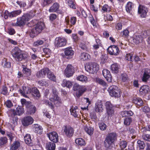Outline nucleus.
Instances as JSON below:
<instances>
[{
  "label": "nucleus",
  "mask_w": 150,
  "mask_h": 150,
  "mask_svg": "<svg viewBox=\"0 0 150 150\" xmlns=\"http://www.w3.org/2000/svg\"><path fill=\"white\" fill-rule=\"evenodd\" d=\"M45 28L44 23L42 22L37 23L31 29L30 33V35L33 38L40 33Z\"/></svg>",
  "instance_id": "obj_1"
},
{
  "label": "nucleus",
  "mask_w": 150,
  "mask_h": 150,
  "mask_svg": "<svg viewBox=\"0 0 150 150\" xmlns=\"http://www.w3.org/2000/svg\"><path fill=\"white\" fill-rule=\"evenodd\" d=\"M117 135L115 133L109 134L106 137L104 142L105 146L108 149H111L114 142L117 140Z\"/></svg>",
  "instance_id": "obj_2"
},
{
  "label": "nucleus",
  "mask_w": 150,
  "mask_h": 150,
  "mask_svg": "<svg viewBox=\"0 0 150 150\" xmlns=\"http://www.w3.org/2000/svg\"><path fill=\"white\" fill-rule=\"evenodd\" d=\"M11 54L14 59L17 61H22L26 57L25 54H23L22 51L17 47L12 50Z\"/></svg>",
  "instance_id": "obj_3"
},
{
  "label": "nucleus",
  "mask_w": 150,
  "mask_h": 150,
  "mask_svg": "<svg viewBox=\"0 0 150 150\" xmlns=\"http://www.w3.org/2000/svg\"><path fill=\"white\" fill-rule=\"evenodd\" d=\"M53 94L50 95L49 98L51 101L54 103L56 106H59L61 103L60 98L58 96L57 92L56 89L54 87L52 88Z\"/></svg>",
  "instance_id": "obj_4"
},
{
  "label": "nucleus",
  "mask_w": 150,
  "mask_h": 150,
  "mask_svg": "<svg viewBox=\"0 0 150 150\" xmlns=\"http://www.w3.org/2000/svg\"><path fill=\"white\" fill-rule=\"evenodd\" d=\"M86 70L90 73L96 72L99 69V65L96 63H90L85 66Z\"/></svg>",
  "instance_id": "obj_5"
},
{
  "label": "nucleus",
  "mask_w": 150,
  "mask_h": 150,
  "mask_svg": "<svg viewBox=\"0 0 150 150\" xmlns=\"http://www.w3.org/2000/svg\"><path fill=\"white\" fill-rule=\"evenodd\" d=\"M21 12L22 11L20 10L14 11L11 12H9L8 11L6 10L3 13V14H1V16L2 17L4 16L5 19H7L8 17L10 18L15 17L19 15Z\"/></svg>",
  "instance_id": "obj_6"
},
{
  "label": "nucleus",
  "mask_w": 150,
  "mask_h": 150,
  "mask_svg": "<svg viewBox=\"0 0 150 150\" xmlns=\"http://www.w3.org/2000/svg\"><path fill=\"white\" fill-rule=\"evenodd\" d=\"M109 92L112 97H118L120 96V90L116 86L112 85L109 88Z\"/></svg>",
  "instance_id": "obj_7"
},
{
  "label": "nucleus",
  "mask_w": 150,
  "mask_h": 150,
  "mask_svg": "<svg viewBox=\"0 0 150 150\" xmlns=\"http://www.w3.org/2000/svg\"><path fill=\"white\" fill-rule=\"evenodd\" d=\"M24 112V109L22 106H18L16 110L11 109L9 111L8 115L12 117H13L15 115H21Z\"/></svg>",
  "instance_id": "obj_8"
},
{
  "label": "nucleus",
  "mask_w": 150,
  "mask_h": 150,
  "mask_svg": "<svg viewBox=\"0 0 150 150\" xmlns=\"http://www.w3.org/2000/svg\"><path fill=\"white\" fill-rule=\"evenodd\" d=\"M73 90L74 91H78L76 94V96L78 97H79L86 91V88L85 86H80L77 83H75L74 85Z\"/></svg>",
  "instance_id": "obj_9"
},
{
  "label": "nucleus",
  "mask_w": 150,
  "mask_h": 150,
  "mask_svg": "<svg viewBox=\"0 0 150 150\" xmlns=\"http://www.w3.org/2000/svg\"><path fill=\"white\" fill-rule=\"evenodd\" d=\"M67 42V40L64 38L58 37L55 38L54 44L56 47H60L65 46Z\"/></svg>",
  "instance_id": "obj_10"
},
{
  "label": "nucleus",
  "mask_w": 150,
  "mask_h": 150,
  "mask_svg": "<svg viewBox=\"0 0 150 150\" xmlns=\"http://www.w3.org/2000/svg\"><path fill=\"white\" fill-rule=\"evenodd\" d=\"M74 73V69L72 65L68 64L65 69L64 74L67 77L72 76Z\"/></svg>",
  "instance_id": "obj_11"
},
{
  "label": "nucleus",
  "mask_w": 150,
  "mask_h": 150,
  "mask_svg": "<svg viewBox=\"0 0 150 150\" xmlns=\"http://www.w3.org/2000/svg\"><path fill=\"white\" fill-rule=\"evenodd\" d=\"M63 130L65 135L70 137L72 136L74 132L73 129L70 126H65L63 128Z\"/></svg>",
  "instance_id": "obj_12"
},
{
  "label": "nucleus",
  "mask_w": 150,
  "mask_h": 150,
  "mask_svg": "<svg viewBox=\"0 0 150 150\" xmlns=\"http://www.w3.org/2000/svg\"><path fill=\"white\" fill-rule=\"evenodd\" d=\"M107 50L109 53L112 55H117L120 52L118 47L115 45L109 47L108 48Z\"/></svg>",
  "instance_id": "obj_13"
},
{
  "label": "nucleus",
  "mask_w": 150,
  "mask_h": 150,
  "mask_svg": "<svg viewBox=\"0 0 150 150\" xmlns=\"http://www.w3.org/2000/svg\"><path fill=\"white\" fill-rule=\"evenodd\" d=\"M148 11V9L145 6L142 5H139L138 8V12L141 14V16L142 17H145Z\"/></svg>",
  "instance_id": "obj_14"
},
{
  "label": "nucleus",
  "mask_w": 150,
  "mask_h": 150,
  "mask_svg": "<svg viewBox=\"0 0 150 150\" xmlns=\"http://www.w3.org/2000/svg\"><path fill=\"white\" fill-rule=\"evenodd\" d=\"M33 122V119L30 116L25 117L22 120V125L25 126L32 124Z\"/></svg>",
  "instance_id": "obj_15"
},
{
  "label": "nucleus",
  "mask_w": 150,
  "mask_h": 150,
  "mask_svg": "<svg viewBox=\"0 0 150 150\" xmlns=\"http://www.w3.org/2000/svg\"><path fill=\"white\" fill-rule=\"evenodd\" d=\"M49 139L54 142L56 143L58 141V135L57 133L55 132H52L47 134Z\"/></svg>",
  "instance_id": "obj_16"
},
{
  "label": "nucleus",
  "mask_w": 150,
  "mask_h": 150,
  "mask_svg": "<svg viewBox=\"0 0 150 150\" xmlns=\"http://www.w3.org/2000/svg\"><path fill=\"white\" fill-rule=\"evenodd\" d=\"M49 71V69L48 68H43L37 72L36 76L39 78H44Z\"/></svg>",
  "instance_id": "obj_17"
},
{
  "label": "nucleus",
  "mask_w": 150,
  "mask_h": 150,
  "mask_svg": "<svg viewBox=\"0 0 150 150\" xmlns=\"http://www.w3.org/2000/svg\"><path fill=\"white\" fill-rule=\"evenodd\" d=\"M65 21L66 24L68 25L69 27L71 28L73 25H74L76 24V17L72 16L71 17L69 20V18H66Z\"/></svg>",
  "instance_id": "obj_18"
},
{
  "label": "nucleus",
  "mask_w": 150,
  "mask_h": 150,
  "mask_svg": "<svg viewBox=\"0 0 150 150\" xmlns=\"http://www.w3.org/2000/svg\"><path fill=\"white\" fill-rule=\"evenodd\" d=\"M103 109L102 102L101 100H98L96 103L95 109L96 112H102Z\"/></svg>",
  "instance_id": "obj_19"
},
{
  "label": "nucleus",
  "mask_w": 150,
  "mask_h": 150,
  "mask_svg": "<svg viewBox=\"0 0 150 150\" xmlns=\"http://www.w3.org/2000/svg\"><path fill=\"white\" fill-rule=\"evenodd\" d=\"M31 91V89L28 87H26L23 86L22 89L19 90L20 93L23 96L27 97L26 94L30 93Z\"/></svg>",
  "instance_id": "obj_20"
},
{
  "label": "nucleus",
  "mask_w": 150,
  "mask_h": 150,
  "mask_svg": "<svg viewBox=\"0 0 150 150\" xmlns=\"http://www.w3.org/2000/svg\"><path fill=\"white\" fill-rule=\"evenodd\" d=\"M146 37V35H144L142 36L141 35L139 34H136L134 36L133 39V42L136 44H138L142 41L143 39Z\"/></svg>",
  "instance_id": "obj_21"
},
{
  "label": "nucleus",
  "mask_w": 150,
  "mask_h": 150,
  "mask_svg": "<svg viewBox=\"0 0 150 150\" xmlns=\"http://www.w3.org/2000/svg\"><path fill=\"white\" fill-rule=\"evenodd\" d=\"M35 11H34L33 13L32 14H31V12H30L29 14L26 13L24 14L22 17L23 20L26 23L35 15Z\"/></svg>",
  "instance_id": "obj_22"
},
{
  "label": "nucleus",
  "mask_w": 150,
  "mask_h": 150,
  "mask_svg": "<svg viewBox=\"0 0 150 150\" xmlns=\"http://www.w3.org/2000/svg\"><path fill=\"white\" fill-rule=\"evenodd\" d=\"M103 74L106 80L109 82H111L112 81V77L110 71L106 69L103 70Z\"/></svg>",
  "instance_id": "obj_23"
},
{
  "label": "nucleus",
  "mask_w": 150,
  "mask_h": 150,
  "mask_svg": "<svg viewBox=\"0 0 150 150\" xmlns=\"http://www.w3.org/2000/svg\"><path fill=\"white\" fill-rule=\"evenodd\" d=\"M28 106L26 107V114L27 115H32L34 114L36 111V108L31 103Z\"/></svg>",
  "instance_id": "obj_24"
},
{
  "label": "nucleus",
  "mask_w": 150,
  "mask_h": 150,
  "mask_svg": "<svg viewBox=\"0 0 150 150\" xmlns=\"http://www.w3.org/2000/svg\"><path fill=\"white\" fill-rule=\"evenodd\" d=\"M33 126L34 131L36 133L39 134H42L43 130L42 126L38 124L33 125Z\"/></svg>",
  "instance_id": "obj_25"
},
{
  "label": "nucleus",
  "mask_w": 150,
  "mask_h": 150,
  "mask_svg": "<svg viewBox=\"0 0 150 150\" xmlns=\"http://www.w3.org/2000/svg\"><path fill=\"white\" fill-rule=\"evenodd\" d=\"M150 70L146 69L143 74L142 77V81L143 82H146L150 77Z\"/></svg>",
  "instance_id": "obj_26"
},
{
  "label": "nucleus",
  "mask_w": 150,
  "mask_h": 150,
  "mask_svg": "<svg viewBox=\"0 0 150 150\" xmlns=\"http://www.w3.org/2000/svg\"><path fill=\"white\" fill-rule=\"evenodd\" d=\"M64 52L65 56L70 57L72 56L74 54V51L72 50L71 47L66 48L65 49Z\"/></svg>",
  "instance_id": "obj_27"
},
{
  "label": "nucleus",
  "mask_w": 150,
  "mask_h": 150,
  "mask_svg": "<svg viewBox=\"0 0 150 150\" xmlns=\"http://www.w3.org/2000/svg\"><path fill=\"white\" fill-rule=\"evenodd\" d=\"M132 102L137 106H140L143 104V101L142 99L139 98L134 97Z\"/></svg>",
  "instance_id": "obj_28"
},
{
  "label": "nucleus",
  "mask_w": 150,
  "mask_h": 150,
  "mask_svg": "<svg viewBox=\"0 0 150 150\" xmlns=\"http://www.w3.org/2000/svg\"><path fill=\"white\" fill-rule=\"evenodd\" d=\"M25 143L28 145L32 146L33 144L31 139L30 135L29 134H27L24 137Z\"/></svg>",
  "instance_id": "obj_29"
},
{
  "label": "nucleus",
  "mask_w": 150,
  "mask_h": 150,
  "mask_svg": "<svg viewBox=\"0 0 150 150\" xmlns=\"http://www.w3.org/2000/svg\"><path fill=\"white\" fill-rule=\"evenodd\" d=\"M149 86L146 85L142 86L139 90L140 92L142 94L147 93L149 92Z\"/></svg>",
  "instance_id": "obj_30"
},
{
  "label": "nucleus",
  "mask_w": 150,
  "mask_h": 150,
  "mask_svg": "<svg viewBox=\"0 0 150 150\" xmlns=\"http://www.w3.org/2000/svg\"><path fill=\"white\" fill-rule=\"evenodd\" d=\"M59 7V6L58 3H54L50 7L49 11L50 12H55L58 10Z\"/></svg>",
  "instance_id": "obj_31"
},
{
  "label": "nucleus",
  "mask_w": 150,
  "mask_h": 150,
  "mask_svg": "<svg viewBox=\"0 0 150 150\" xmlns=\"http://www.w3.org/2000/svg\"><path fill=\"white\" fill-rule=\"evenodd\" d=\"M25 24V22L23 20L22 17H21L18 18L17 22L14 23L13 25L15 26H21L24 25Z\"/></svg>",
  "instance_id": "obj_32"
},
{
  "label": "nucleus",
  "mask_w": 150,
  "mask_h": 150,
  "mask_svg": "<svg viewBox=\"0 0 150 150\" xmlns=\"http://www.w3.org/2000/svg\"><path fill=\"white\" fill-rule=\"evenodd\" d=\"M119 65L116 63L112 64L110 68L112 72L116 74L118 73L119 71Z\"/></svg>",
  "instance_id": "obj_33"
},
{
  "label": "nucleus",
  "mask_w": 150,
  "mask_h": 150,
  "mask_svg": "<svg viewBox=\"0 0 150 150\" xmlns=\"http://www.w3.org/2000/svg\"><path fill=\"white\" fill-rule=\"evenodd\" d=\"M30 93L35 97L39 98L40 96L39 91L36 88H33L32 89H31Z\"/></svg>",
  "instance_id": "obj_34"
},
{
  "label": "nucleus",
  "mask_w": 150,
  "mask_h": 150,
  "mask_svg": "<svg viewBox=\"0 0 150 150\" xmlns=\"http://www.w3.org/2000/svg\"><path fill=\"white\" fill-rule=\"evenodd\" d=\"M134 7V4L132 2H128L126 4L125 8L127 12L129 13H130L132 11V8Z\"/></svg>",
  "instance_id": "obj_35"
},
{
  "label": "nucleus",
  "mask_w": 150,
  "mask_h": 150,
  "mask_svg": "<svg viewBox=\"0 0 150 150\" xmlns=\"http://www.w3.org/2000/svg\"><path fill=\"white\" fill-rule=\"evenodd\" d=\"M20 146V143L18 141H15L12 144L10 147L11 150H16Z\"/></svg>",
  "instance_id": "obj_36"
},
{
  "label": "nucleus",
  "mask_w": 150,
  "mask_h": 150,
  "mask_svg": "<svg viewBox=\"0 0 150 150\" xmlns=\"http://www.w3.org/2000/svg\"><path fill=\"white\" fill-rule=\"evenodd\" d=\"M62 85L63 87H66L69 88L72 87V83L70 81L64 79L62 83Z\"/></svg>",
  "instance_id": "obj_37"
},
{
  "label": "nucleus",
  "mask_w": 150,
  "mask_h": 150,
  "mask_svg": "<svg viewBox=\"0 0 150 150\" xmlns=\"http://www.w3.org/2000/svg\"><path fill=\"white\" fill-rule=\"evenodd\" d=\"M46 147L48 150H54L55 148V144L54 143L48 142L46 144Z\"/></svg>",
  "instance_id": "obj_38"
},
{
  "label": "nucleus",
  "mask_w": 150,
  "mask_h": 150,
  "mask_svg": "<svg viewBox=\"0 0 150 150\" xmlns=\"http://www.w3.org/2000/svg\"><path fill=\"white\" fill-rule=\"evenodd\" d=\"M83 128L85 131L89 135H91L93 134V129L92 127H88L86 125L84 126Z\"/></svg>",
  "instance_id": "obj_39"
},
{
  "label": "nucleus",
  "mask_w": 150,
  "mask_h": 150,
  "mask_svg": "<svg viewBox=\"0 0 150 150\" xmlns=\"http://www.w3.org/2000/svg\"><path fill=\"white\" fill-rule=\"evenodd\" d=\"M77 80L83 83H86L88 81L87 77L83 75H80L76 77Z\"/></svg>",
  "instance_id": "obj_40"
},
{
  "label": "nucleus",
  "mask_w": 150,
  "mask_h": 150,
  "mask_svg": "<svg viewBox=\"0 0 150 150\" xmlns=\"http://www.w3.org/2000/svg\"><path fill=\"white\" fill-rule=\"evenodd\" d=\"M47 77L50 80L54 81H55L56 80V76L49 69V71L47 74Z\"/></svg>",
  "instance_id": "obj_41"
},
{
  "label": "nucleus",
  "mask_w": 150,
  "mask_h": 150,
  "mask_svg": "<svg viewBox=\"0 0 150 150\" xmlns=\"http://www.w3.org/2000/svg\"><path fill=\"white\" fill-rule=\"evenodd\" d=\"M80 58L81 59L84 61L90 59V56L88 54L83 52L81 54Z\"/></svg>",
  "instance_id": "obj_42"
},
{
  "label": "nucleus",
  "mask_w": 150,
  "mask_h": 150,
  "mask_svg": "<svg viewBox=\"0 0 150 150\" xmlns=\"http://www.w3.org/2000/svg\"><path fill=\"white\" fill-rule=\"evenodd\" d=\"M75 143L78 145L80 146H85L86 144L85 141L81 138L76 139L75 140Z\"/></svg>",
  "instance_id": "obj_43"
},
{
  "label": "nucleus",
  "mask_w": 150,
  "mask_h": 150,
  "mask_svg": "<svg viewBox=\"0 0 150 150\" xmlns=\"http://www.w3.org/2000/svg\"><path fill=\"white\" fill-rule=\"evenodd\" d=\"M65 3L71 8H76L75 5L73 0H65Z\"/></svg>",
  "instance_id": "obj_44"
},
{
  "label": "nucleus",
  "mask_w": 150,
  "mask_h": 150,
  "mask_svg": "<svg viewBox=\"0 0 150 150\" xmlns=\"http://www.w3.org/2000/svg\"><path fill=\"white\" fill-rule=\"evenodd\" d=\"M2 65L4 67L9 68L11 67L10 63L7 61V59L4 58L2 60Z\"/></svg>",
  "instance_id": "obj_45"
},
{
  "label": "nucleus",
  "mask_w": 150,
  "mask_h": 150,
  "mask_svg": "<svg viewBox=\"0 0 150 150\" xmlns=\"http://www.w3.org/2000/svg\"><path fill=\"white\" fill-rule=\"evenodd\" d=\"M127 142L123 140L120 141L119 143L120 147L122 150L125 149L127 146Z\"/></svg>",
  "instance_id": "obj_46"
},
{
  "label": "nucleus",
  "mask_w": 150,
  "mask_h": 150,
  "mask_svg": "<svg viewBox=\"0 0 150 150\" xmlns=\"http://www.w3.org/2000/svg\"><path fill=\"white\" fill-rule=\"evenodd\" d=\"M120 79L123 82H127L128 81L129 78L126 73H123L121 74Z\"/></svg>",
  "instance_id": "obj_47"
},
{
  "label": "nucleus",
  "mask_w": 150,
  "mask_h": 150,
  "mask_svg": "<svg viewBox=\"0 0 150 150\" xmlns=\"http://www.w3.org/2000/svg\"><path fill=\"white\" fill-rule=\"evenodd\" d=\"M96 82L99 84L102 85L104 86H106L107 84L102 79L99 78H96Z\"/></svg>",
  "instance_id": "obj_48"
},
{
  "label": "nucleus",
  "mask_w": 150,
  "mask_h": 150,
  "mask_svg": "<svg viewBox=\"0 0 150 150\" xmlns=\"http://www.w3.org/2000/svg\"><path fill=\"white\" fill-rule=\"evenodd\" d=\"M132 121V119L131 117H127L124 119V124L126 125H129Z\"/></svg>",
  "instance_id": "obj_49"
},
{
  "label": "nucleus",
  "mask_w": 150,
  "mask_h": 150,
  "mask_svg": "<svg viewBox=\"0 0 150 150\" xmlns=\"http://www.w3.org/2000/svg\"><path fill=\"white\" fill-rule=\"evenodd\" d=\"M43 52L46 57H48L50 56L51 51L50 49L47 48H45L43 49Z\"/></svg>",
  "instance_id": "obj_50"
},
{
  "label": "nucleus",
  "mask_w": 150,
  "mask_h": 150,
  "mask_svg": "<svg viewBox=\"0 0 150 150\" xmlns=\"http://www.w3.org/2000/svg\"><path fill=\"white\" fill-rule=\"evenodd\" d=\"M23 71L24 74H25L27 76H30L31 74L30 70L27 68H23Z\"/></svg>",
  "instance_id": "obj_51"
},
{
  "label": "nucleus",
  "mask_w": 150,
  "mask_h": 150,
  "mask_svg": "<svg viewBox=\"0 0 150 150\" xmlns=\"http://www.w3.org/2000/svg\"><path fill=\"white\" fill-rule=\"evenodd\" d=\"M38 84L42 86H48V82L45 80H41L38 82Z\"/></svg>",
  "instance_id": "obj_52"
},
{
  "label": "nucleus",
  "mask_w": 150,
  "mask_h": 150,
  "mask_svg": "<svg viewBox=\"0 0 150 150\" xmlns=\"http://www.w3.org/2000/svg\"><path fill=\"white\" fill-rule=\"evenodd\" d=\"M70 111L71 114L75 117H77L78 116V112L75 109L71 108Z\"/></svg>",
  "instance_id": "obj_53"
},
{
  "label": "nucleus",
  "mask_w": 150,
  "mask_h": 150,
  "mask_svg": "<svg viewBox=\"0 0 150 150\" xmlns=\"http://www.w3.org/2000/svg\"><path fill=\"white\" fill-rule=\"evenodd\" d=\"M102 10L104 12H109L110 11V8L107 4H105L102 8Z\"/></svg>",
  "instance_id": "obj_54"
},
{
  "label": "nucleus",
  "mask_w": 150,
  "mask_h": 150,
  "mask_svg": "<svg viewBox=\"0 0 150 150\" xmlns=\"http://www.w3.org/2000/svg\"><path fill=\"white\" fill-rule=\"evenodd\" d=\"M7 139L6 137L0 138V146L5 144L7 142Z\"/></svg>",
  "instance_id": "obj_55"
},
{
  "label": "nucleus",
  "mask_w": 150,
  "mask_h": 150,
  "mask_svg": "<svg viewBox=\"0 0 150 150\" xmlns=\"http://www.w3.org/2000/svg\"><path fill=\"white\" fill-rule=\"evenodd\" d=\"M99 126L100 129L104 130L106 129L107 126L103 122L100 123L99 124Z\"/></svg>",
  "instance_id": "obj_56"
},
{
  "label": "nucleus",
  "mask_w": 150,
  "mask_h": 150,
  "mask_svg": "<svg viewBox=\"0 0 150 150\" xmlns=\"http://www.w3.org/2000/svg\"><path fill=\"white\" fill-rule=\"evenodd\" d=\"M137 144L140 149H143L145 146V144L143 141L139 140L137 142Z\"/></svg>",
  "instance_id": "obj_57"
},
{
  "label": "nucleus",
  "mask_w": 150,
  "mask_h": 150,
  "mask_svg": "<svg viewBox=\"0 0 150 150\" xmlns=\"http://www.w3.org/2000/svg\"><path fill=\"white\" fill-rule=\"evenodd\" d=\"M21 103L22 105H25L26 107L28 106L31 103L30 102H27L26 101V100L24 99H22L21 100Z\"/></svg>",
  "instance_id": "obj_58"
},
{
  "label": "nucleus",
  "mask_w": 150,
  "mask_h": 150,
  "mask_svg": "<svg viewBox=\"0 0 150 150\" xmlns=\"http://www.w3.org/2000/svg\"><path fill=\"white\" fill-rule=\"evenodd\" d=\"M44 41L42 40H38L35 42L33 44L35 46H38L43 44Z\"/></svg>",
  "instance_id": "obj_59"
},
{
  "label": "nucleus",
  "mask_w": 150,
  "mask_h": 150,
  "mask_svg": "<svg viewBox=\"0 0 150 150\" xmlns=\"http://www.w3.org/2000/svg\"><path fill=\"white\" fill-rule=\"evenodd\" d=\"M16 3L19 5L21 7H24L26 5V4L25 2L20 1H17Z\"/></svg>",
  "instance_id": "obj_60"
},
{
  "label": "nucleus",
  "mask_w": 150,
  "mask_h": 150,
  "mask_svg": "<svg viewBox=\"0 0 150 150\" xmlns=\"http://www.w3.org/2000/svg\"><path fill=\"white\" fill-rule=\"evenodd\" d=\"M106 110L113 108V106L111 103L109 101L105 103Z\"/></svg>",
  "instance_id": "obj_61"
},
{
  "label": "nucleus",
  "mask_w": 150,
  "mask_h": 150,
  "mask_svg": "<svg viewBox=\"0 0 150 150\" xmlns=\"http://www.w3.org/2000/svg\"><path fill=\"white\" fill-rule=\"evenodd\" d=\"M143 139L146 141H150V134H145L142 136Z\"/></svg>",
  "instance_id": "obj_62"
},
{
  "label": "nucleus",
  "mask_w": 150,
  "mask_h": 150,
  "mask_svg": "<svg viewBox=\"0 0 150 150\" xmlns=\"http://www.w3.org/2000/svg\"><path fill=\"white\" fill-rule=\"evenodd\" d=\"M109 116H111L114 114V111L113 108L106 110Z\"/></svg>",
  "instance_id": "obj_63"
},
{
  "label": "nucleus",
  "mask_w": 150,
  "mask_h": 150,
  "mask_svg": "<svg viewBox=\"0 0 150 150\" xmlns=\"http://www.w3.org/2000/svg\"><path fill=\"white\" fill-rule=\"evenodd\" d=\"M126 58L129 61H133V57L132 54H127L126 55Z\"/></svg>",
  "instance_id": "obj_64"
}]
</instances>
